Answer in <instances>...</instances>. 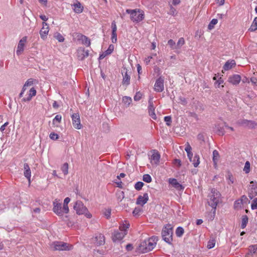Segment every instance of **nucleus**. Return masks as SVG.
<instances>
[{
    "label": "nucleus",
    "mask_w": 257,
    "mask_h": 257,
    "mask_svg": "<svg viewBox=\"0 0 257 257\" xmlns=\"http://www.w3.org/2000/svg\"><path fill=\"white\" fill-rule=\"evenodd\" d=\"M158 237L153 236L142 241L137 248L139 253H146L152 250L156 246Z\"/></svg>",
    "instance_id": "f257e3e1"
},
{
    "label": "nucleus",
    "mask_w": 257,
    "mask_h": 257,
    "mask_svg": "<svg viewBox=\"0 0 257 257\" xmlns=\"http://www.w3.org/2000/svg\"><path fill=\"white\" fill-rule=\"evenodd\" d=\"M211 194L209 195V199L207 203L208 205L212 208L213 210V215H215L216 206L219 202V199L221 197L220 193L215 188H212L211 190Z\"/></svg>",
    "instance_id": "f03ea898"
},
{
    "label": "nucleus",
    "mask_w": 257,
    "mask_h": 257,
    "mask_svg": "<svg viewBox=\"0 0 257 257\" xmlns=\"http://www.w3.org/2000/svg\"><path fill=\"white\" fill-rule=\"evenodd\" d=\"M173 227L170 224L165 225L162 230L163 239L169 244H172L173 241Z\"/></svg>",
    "instance_id": "7ed1b4c3"
},
{
    "label": "nucleus",
    "mask_w": 257,
    "mask_h": 257,
    "mask_svg": "<svg viewBox=\"0 0 257 257\" xmlns=\"http://www.w3.org/2000/svg\"><path fill=\"white\" fill-rule=\"evenodd\" d=\"M126 13L130 14L131 19L133 22H140L144 18V12L140 9H127L126 10Z\"/></svg>",
    "instance_id": "20e7f679"
},
{
    "label": "nucleus",
    "mask_w": 257,
    "mask_h": 257,
    "mask_svg": "<svg viewBox=\"0 0 257 257\" xmlns=\"http://www.w3.org/2000/svg\"><path fill=\"white\" fill-rule=\"evenodd\" d=\"M72 245L62 241L53 242L50 247L53 250H70L72 248Z\"/></svg>",
    "instance_id": "39448f33"
},
{
    "label": "nucleus",
    "mask_w": 257,
    "mask_h": 257,
    "mask_svg": "<svg viewBox=\"0 0 257 257\" xmlns=\"http://www.w3.org/2000/svg\"><path fill=\"white\" fill-rule=\"evenodd\" d=\"M73 208L78 215L84 214L88 211L87 208L84 206L82 202L80 200L76 201Z\"/></svg>",
    "instance_id": "423d86ee"
},
{
    "label": "nucleus",
    "mask_w": 257,
    "mask_h": 257,
    "mask_svg": "<svg viewBox=\"0 0 257 257\" xmlns=\"http://www.w3.org/2000/svg\"><path fill=\"white\" fill-rule=\"evenodd\" d=\"M54 207L53 208V210L57 215L60 216H62V219L65 220V218H67V216H63V209L62 208L61 203H58L56 200L53 202Z\"/></svg>",
    "instance_id": "0eeeda50"
},
{
    "label": "nucleus",
    "mask_w": 257,
    "mask_h": 257,
    "mask_svg": "<svg viewBox=\"0 0 257 257\" xmlns=\"http://www.w3.org/2000/svg\"><path fill=\"white\" fill-rule=\"evenodd\" d=\"M121 73L123 77L122 84L128 86L130 84L131 72H128V70L125 67H124L121 70Z\"/></svg>",
    "instance_id": "6e6552de"
},
{
    "label": "nucleus",
    "mask_w": 257,
    "mask_h": 257,
    "mask_svg": "<svg viewBox=\"0 0 257 257\" xmlns=\"http://www.w3.org/2000/svg\"><path fill=\"white\" fill-rule=\"evenodd\" d=\"M164 78L162 76L159 77L156 81L154 85V89L156 92H161L164 89Z\"/></svg>",
    "instance_id": "1a4fd4ad"
},
{
    "label": "nucleus",
    "mask_w": 257,
    "mask_h": 257,
    "mask_svg": "<svg viewBox=\"0 0 257 257\" xmlns=\"http://www.w3.org/2000/svg\"><path fill=\"white\" fill-rule=\"evenodd\" d=\"M238 124L249 128H253L257 125V123L254 121L247 119L239 120L238 121Z\"/></svg>",
    "instance_id": "9d476101"
},
{
    "label": "nucleus",
    "mask_w": 257,
    "mask_h": 257,
    "mask_svg": "<svg viewBox=\"0 0 257 257\" xmlns=\"http://www.w3.org/2000/svg\"><path fill=\"white\" fill-rule=\"evenodd\" d=\"M43 27L40 31V35L41 38L45 40L47 38V35L49 31V28L48 24L46 22H43L42 23Z\"/></svg>",
    "instance_id": "9b49d317"
},
{
    "label": "nucleus",
    "mask_w": 257,
    "mask_h": 257,
    "mask_svg": "<svg viewBox=\"0 0 257 257\" xmlns=\"http://www.w3.org/2000/svg\"><path fill=\"white\" fill-rule=\"evenodd\" d=\"M77 57L79 60L82 61L89 56V50L80 47L77 50Z\"/></svg>",
    "instance_id": "f8f14e48"
},
{
    "label": "nucleus",
    "mask_w": 257,
    "mask_h": 257,
    "mask_svg": "<svg viewBox=\"0 0 257 257\" xmlns=\"http://www.w3.org/2000/svg\"><path fill=\"white\" fill-rule=\"evenodd\" d=\"M160 157L161 156L159 152L155 150H154L153 154L150 158L151 163L152 164V165L158 166L159 164Z\"/></svg>",
    "instance_id": "ddd939ff"
},
{
    "label": "nucleus",
    "mask_w": 257,
    "mask_h": 257,
    "mask_svg": "<svg viewBox=\"0 0 257 257\" xmlns=\"http://www.w3.org/2000/svg\"><path fill=\"white\" fill-rule=\"evenodd\" d=\"M72 124L73 126L76 129H80L81 124L80 123V116L78 113H73L72 116Z\"/></svg>",
    "instance_id": "4468645a"
},
{
    "label": "nucleus",
    "mask_w": 257,
    "mask_h": 257,
    "mask_svg": "<svg viewBox=\"0 0 257 257\" xmlns=\"http://www.w3.org/2000/svg\"><path fill=\"white\" fill-rule=\"evenodd\" d=\"M27 37L25 36L21 39L18 45L16 53L18 55H21L24 50V46L27 42Z\"/></svg>",
    "instance_id": "2eb2a0df"
},
{
    "label": "nucleus",
    "mask_w": 257,
    "mask_h": 257,
    "mask_svg": "<svg viewBox=\"0 0 257 257\" xmlns=\"http://www.w3.org/2000/svg\"><path fill=\"white\" fill-rule=\"evenodd\" d=\"M126 234V232H119L118 230H115L112 234V239L113 242L120 241Z\"/></svg>",
    "instance_id": "dca6fc26"
},
{
    "label": "nucleus",
    "mask_w": 257,
    "mask_h": 257,
    "mask_svg": "<svg viewBox=\"0 0 257 257\" xmlns=\"http://www.w3.org/2000/svg\"><path fill=\"white\" fill-rule=\"evenodd\" d=\"M250 183L252 185L250 186V188L249 189L248 191V197L250 199H252L254 196H257V187L254 185L256 182L252 181Z\"/></svg>",
    "instance_id": "f3484780"
},
{
    "label": "nucleus",
    "mask_w": 257,
    "mask_h": 257,
    "mask_svg": "<svg viewBox=\"0 0 257 257\" xmlns=\"http://www.w3.org/2000/svg\"><path fill=\"white\" fill-rule=\"evenodd\" d=\"M168 182L170 184L177 190L181 191L183 190L184 189V187L180 184L175 178H169Z\"/></svg>",
    "instance_id": "a211bd4d"
},
{
    "label": "nucleus",
    "mask_w": 257,
    "mask_h": 257,
    "mask_svg": "<svg viewBox=\"0 0 257 257\" xmlns=\"http://www.w3.org/2000/svg\"><path fill=\"white\" fill-rule=\"evenodd\" d=\"M149 200V196L147 193L143 194V196L139 195L137 199L136 204L143 206Z\"/></svg>",
    "instance_id": "6ab92c4d"
},
{
    "label": "nucleus",
    "mask_w": 257,
    "mask_h": 257,
    "mask_svg": "<svg viewBox=\"0 0 257 257\" xmlns=\"http://www.w3.org/2000/svg\"><path fill=\"white\" fill-rule=\"evenodd\" d=\"M228 81L233 85H237L241 81V77L238 74H234L229 77Z\"/></svg>",
    "instance_id": "aec40b11"
},
{
    "label": "nucleus",
    "mask_w": 257,
    "mask_h": 257,
    "mask_svg": "<svg viewBox=\"0 0 257 257\" xmlns=\"http://www.w3.org/2000/svg\"><path fill=\"white\" fill-rule=\"evenodd\" d=\"M78 40H81L82 43L85 45L87 47H89L90 45V40L86 36L81 34L77 33Z\"/></svg>",
    "instance_id": "412c9836"
},
{
    "label": "nucleus",
    "mask_w": 257,
    "mask_h": 257,
    "mask_svg": "<svg viewBox=\"0 0 257 257\" xmlns=\"http://www.w3.org/2000/svg\"><path fill=\"white\" fill-rule=\"evenodd\" d=\"M24 175L25 177L28 179L29 183L31 182V171L30 170V168L27 163H25L24 165Z\"/></svg>",
    "instance_id": "4be33fe9"
},
{
    "label": "nucleus",
    "mask_w": 257,
    "mask_h": 257,
    "mask_svg": "<svg viewBox=\"0 0 257 257\" xmlns=\"http://www.w3.org/2000/svg\"><path fill=\"white\" fill-rule=\"evenodd\" d=\"M149 103L148 110L149 115L153 119L156 120L157 119V116L155 113V107L153 102L151 99L149 100Z\"/></svg>",
    "instance_id": "5701e85b"
},
{
    "label": "nucleus",
    "mask_w": 257,
    "mask_h": 257,
    "mask_svg": "<svg viewBox=\"0 0 257 257\" xmlns=\"http://www.w3.org/2000/svg\"><path fill=\"white\" fill-rule=\"evenodd\" d=\"M96 244L97 246L102 245L105 243V237L103 234L98 233L95 236Z\"/></svg>",
    "instance_id": "b1692460"
},
{
    "label": "nucleus",
    "mask_w": 257,
    "mask_h": 257,
    "mask_svg": "<svg viewBox=\"0 0 257 257\" xmlns=\"http://www.w3.org/2000/svg\"><path fill=\"white\" fill-rule=\"evenodd\" d=\"M236 65L234 60H229L227 61L224 65L223 68L225 71L228 70Z\"/></svg>",
    "instance_id": "393cba45"
},
{
    "label": "nucleus",
    "mask_w": 257,
    "mask_h": 257,
    "mask_svg": "<svg viewBox=\"0 0 257 257\" xmlns=\"http://www.w3.org/2000/svg\"><path fill=\"white\" fill-rule=\"evenodd\" d=\"M72 6L74 7V11L76 13L80 14L83 12V7L79 2L77 1L76 3L74 4Z\"/></svg>",
    "instance_id": "a878e982"
},
{
    "label": "nucleus",
    "mask_w": 257,
    "mask_h": 257,
    "mask_svg": "<svg viewBox=\"0 0 257 257\" xmlns=\"http://www.w3.org/2000/svg\"><path fill=\"white\" fill-rule=\"evenodd\" d=\"M219 154L218 152L216 150H214L213 152L212 160H213V164H214L215 168H216L217 166V162L219 160Z\"/></svg>",
    "instance_id": "bb28decb"
},
{
    "label": "nucleus",
    "mask_w": 257,
    "mask_h": 257,
    "mask_svg": "<svg viewBox=\"0 0 257 257\" xmlns=\"http://www.w3.org/2000/svg\"><path fill=\"white\" fill-rule=\"evenodd\" d=\"M216 133L219 136H223L225 134V131L222 126L220 124H217L215 125Z\"/></svg>",
    "instance_id": "cd10ccee"
},
{
    "label": "nucleus",
    "mask_w": 257,
    "mask_h": 257,
    "mask_svg": "<svg viewBox=\"0 0 257 257\" xmlns=\"http://www.w3.org/2000/svg\"><path fill=\"white\" fill-rule=\"evenodd\" d=\"M70 201V199L69 197H66L64 201L63 207L62 208L63 212L68 213L69 212V208L68 204Z\"/></svg>",
    "instance_id": "c85d7f7f"
},
{
    "label": "nucleus",
    "mask_w": 257,
    "mask_h": 257,
    "mask_svg": "<svg viewBox=\"0 0 257 257\" xmlns=\"http://www.w3.org/2000/svg\"><path fill=\"white\" fill-rule=\"evenodd\" d=\"M125 222V223H123L119 226V229L121 232L127 233V229L130 227V223L126 221Z\"/></svg>",
    "instance_id": "c756f323"
},
{
    "label": "nucleus",
    "mask_w": 257,
    "mask_h": 257,
    "mask_svg": "<svg viewBox=\"0 0 257 257\" xmlns=\"http://www.w3.org/2000/svg\"><path fill=\"white\" fill-rule=\"evenodd\" d=\"M226 178L228 180V184L229 185L234 183V178L232 173L229 171H228L227 172Z\"/></svg>",
    "instance_id": "7c9ffc66"
},
{
    "label": "nucleus",
    "mask_w": 257,
    "mask_h": 257,
    "mask_svg": "<svg viewBox=\"0 0 257 257\" xmlns=\"http://www.w3.org/2000/svg\"><path fill=\"white\" fill-rule=\"evenodd\" d=\"M132 101L131 97L128 96H124L122 98V102L126 107H128Z\"/></svg>",
    "instance_id": "2f4dec72"
},
{
    "label": "nucleus",
    "mask_w": 257,
    "mask_h": 257,
    "mask_svg": "<svg viewBox=\"0 0 257 257\" xmlns=\"http://www.w3.org/2000/svg\"><path fill=\"white\" fill-rule=\"evenodd\" d=\"M199 159V156L198 155H195L193 158V160L192 159L191 162L193 163L194 167H197L198 166L200 163Z\"/></svg>",
    "instance_id": "473e14b6"
},
{
    "label": "nucleus",
    "mask_w": 257,
    "mask_h": 257,
    "mask_svg": "<svg viewBox=\"0 0 257 257\" xmlns=\"http://www.w3.org/2000/svg\"><path fill=\"white\" fill-rule=\"evenodd\" d=\"M257 30V17L254 19L251 26L248 30L250 32H253Z\"/></svg>",
    "instance_id": "72a5a7b5"
},
{
    "label": "nucleus",
    "mask_w": 257,
    "mask_h": 257,
    "mask_svg": "<svg viewBox=\"0 0 257 257\" xmlns=\"http://www.w3.org/2000/svg\"><path fill=\"white\" fill-rule=\"evenodd\" d=\"M248 217L247 216V215H245L242 216V219H241V227L242 228H244L246 227V224L248 222Z\"/></svg>",
    "instance_id": "f704fd0d"
},
{
    "label": "nucleus",
    "mask_w": 257,
    "mask_h": 257,
    "mask_svg": "<svg viewBox=\"0 0 257 257\" xmlns=\"http://www.w3.org/2000/svg\"><path fill=\"white\" fill-rule=\"evenodd\" d=\"M184 232V230L182 227H178L176 230V235L177 237H181Z\"/></svg>",
    "instance_id": "c9c22d12"
},
{
    "label": "nucleus",
    "mask_w": 257,
    "mask_h": 257,
    "mask_svg": "<svg viewBox=\"0 0 257 257\" xmlns=\"http://www.w3.org/2000/svg\"><path fill=\"white\" fill-rule=\"evenodd\" d=\"M248 250L251 253H257V244L250 245L249 246Z\"/></svg>",
    "instance_id": "e433bc0d"
},
{
    "label": "nucleus",
    "mask_w": 257,
    "mask_h": 257,
    "mask_svg": "<svg viewBox=\"0 0 257 257\" xmlns=\"http://www.w3.org/2000/svg\"><path fill=\"white\" fill-rule=\"evenodd\" d=\"M54 37L60 42H63L65 40L63 36L60 33L58 32L54 34Z\"/></svg>",
    "instance_id": "4c0bfd02"
},
{
    "label": "nucleus",
    "mask_w": 257,
    "mask_h": 257,
    "mask_svg": "<svg viewBox=\"0 0 257 257\" xmlns=\"http://www.w3.org/2000/svg\"><path fill=\"white\" fill-rule=\"evenodd\" d=\"M184 39L183 38H180L176 44V49H180L181 47L184 44Z\"/></svg>",
    "instance_id": "58836bf2"
},
{
    "label": "nucleus",
    "mask_w": 257,
    "mask_h": 257,
    "mask_svg": "<svg viewBox=\"0 0 257 257\" xmlns=\"http://www.w3.org/2000/svg\"><path fill=\"white\" fill-rule=\"evenodd\" d=\"M143 180L146 183H150L152 182V177L149 174H145L143 176Z\"/></svg>",
    "instance_id": "ea45409f"
},
{
    "label": "nucleus",
    "mask_w": 257,
    "mask_h": 257,
    "mask_svg": "<svg viewBox=\"0 0 257 257\" xmlns=\"http://www.w3.org/2000/svg\"><path fill=\"white\" fill-rule=\"evenodd\" d=\"M61 170L64 175H67L68 173V164L65 163L61 167Z\"/></svg>",
    "instance_id": "a19ab883"
},
{
    "label": "nucleus",
    "mask_w": 257,
    "mask_h": 257,
    "mask_svg": "<svg viewBox=\"0 0 257 257\" xmlns=\"http://www.w3.org/2000/svg\"><path fill=\"white\" fill-rule=\"evenodd\" d=\"M218 20L216 19H212L208 26V28L211 30L214 28V26L217 23Z\"/></svg>",
    "instance_id": "79ce46f5"
},
{
    "label": "nucleus",
    "mask_w": 257,
    "mask_h": 257,
    "mask_svg": "<svg viewBox=\"0 0 257 257\" xmlns=\"http://www.w3.org/2000/svg\"><path fill=\"white\" fill-rule=\"evenodd\" d=\"M250 163L249 161H247L245 163L243 168V171L245 172L246 174H248L250 172Z\"/></svg>",
    "instance_id": "37998d69"
},
{
    "label": "nucleus",
    "mask_w": 257,
    "mask_h": 257,
    "mask_svg": "<svg viewBox=\"0 0 257 257\" xmlns=\"http://www.w3.org/2000/svg\"><path fill=\"white\" fill-rule=\"evenodd\" d=\"M144 185V183L142 182L139 181L137 182L135 185V188L139 191L142 189V187Z\"/></svg>",
    "instance_id": "c03bdc74"
},
{
    "label": "nucleus",
    "mask_w": 257,
    "mask_h": 257,
    "mask_svg": "<svg viewBox=\"0 0 257 257\" xmlns=\"http://www.w3.org/2000/svg\"><path fill=\"white\" fill-rule=\"evenodd\" d=\"M164 121L168 126H170L172 122V117L171 116H166L164 117Z\"/></svg>",
    "instance_id": "a18cd8bd"
},
{
    "label": "nucleus",
    "mask_w": 257,
    "mask_h": 257,
    "mask_svg": "<svg viewBox=\"0 0 257 257\" xmlns=\"http://www.w3.org/2000/svg\"><path fill=\"white\" fill-rule=\"evenodd\" d=\"M168 44L172 49H176V44L175 41H174L173 40H169L168 42Z\"/></svg>",
    "instance_id": "49530a36"
},
{
    "label": "nucleus",
    "mask_w": 257,
    "mask_h": 257,
    "mask_svg": "<svg viewBox=\"0 0 257 257\" xmlns=\"http://www.w3.org/2000/svg\"><path fill=\"white\" fill-rule=\"evenodd\" d=\"M251 208L252 210L257 209V198H255L252 201Z\"/></svg>",
    "instance_id": "de8ad7c7"
},
{
    "label": "nucleus",
    "mask_w": 257,
    "mask_h": 257,
    "mask_svg": "<svg viewBox=\"0 0 257 257\" xmlns=\"http://www.w3.org/2000/svg\"><path fill=\"white\" fill-rule=\"evenodd\" d=\"M142 97V93L140 92V91H139L136 93L135 95L134 96V98L135 101H139L141 99Z\"/></svg>",
    "instance_id": "09e8293b"
},
{
    "label": "nucleus",
    "mask_w": 257,
    "mask_h": 257,
    "mask_svg": "<svg viewBox=\"0 0 257 257\" xmlns=\"http://www.w3.org/2000/svg\"><path fill=\"white\" fill-rule=\"evenodd\" d=\"M111 41L113 43H115L117 41V34L116 32H112L111 34Z\"/></svg>",
    "instance_id": "8fccbe9b"
},
{
    "label": "nucleus",
    "mask_w": 257,
    "mask_h": 257,
    "mask_svg": "<svg viewBox=\"0 0 257 257\" xmlns=\"http://www.w3.org/2000/svg\"><path fill=\"white\" fill-rule=\"evenodd\" d=\"M49 137L51 139L53 140H57L59 139V136L58 134L55 133H51Z\"/></svg>",
    "instance_id": "3c124183"
},
{
    "label": "nucleus",
    "mask_w": 257,
    "mask_h": 257,
    "mask_svg": "<svg viewBox=\"0 0 257 257\" xmlns=\"http://www.w3.org/2000/svg\"><path fill=\"white\" fill-rule=\"evenodd\" d=\"M243 203L242 202V200H240L239 199V200H238L234 202V208L241 207V205H243Z\"/></svg>",
    "instance_id": "603ef678"
},
{
    "label": "nucleus",
    "mask_w": 257,
    "mask_h": 257,
    "mask_svg": "<svg viewBox=\"0 0 257 257\" xmlns=\"http://www.w3.org/2000/svg\"><path fill=\"white\" fill-rule=\"evenodd\" d=\"M104 214L107 218H109L111 215V209H105Z\"/></svg>",
    "instance_id": "864d4df0"
},
{
    "label": "nucleus",
    "mask_w": 257,
    "mask_h": 257,
    "mask_svg": "<svg viewBox=\"0 0 257 257\" xmlns=\"http://www.w3.org/2000/svg\"><path fill=\"white\" fill-rule=\"evenodd\" d=\"M179 100H180V102L183 105H186L187 104V101L186 99L182 96H180L179 97Z\"/></svg>",
    "instance_id": "5fc2aeb1"
},
{
    "label": "nucleus",
    "mask_w": 257,
    "mask_h": 257,
    "mask_svg": "<svg viewBox=\"0 0 257 257\" xmlns=\"http://www.w3.org/2000/svg\"><path fill=\"white\" fill-rule=\"evenodd\" d=\"M169 14L172 16H175L177 14V11L176 9L172 6H171Z\"/></svg>",
    "instance_id": "6e6d98bb"
},
{
    "label": "nucleus",
    "mask_w": 257,
    "mask_h": 257,
    "mask_svg": "<svg viewBox=\"0 0 257 257\" xmlns=\"http://www.w3.org/2000/svg\"><path fill=\"white\" fill-rule=\"evenodd\" d=\"M62 119V116L61 115H56L54 118L53 120V123L54 124L55 121H58V122H60Z\"/></svg>",
    "instance_id": "4d7b16f0"
},
{
    "label": "nucleus",
    "mask_w": 257,
    "mask_h": 257,
    "mask_svg": "<svg viewBox=\"0 0 257 257\" xmlns=\"http://www.w3.org/2000/svg\"><path fill=\"white\" fill-rule=\"evenodd\" d=\"M141 209L140 208L136 207L133 212L134 216L139 215L140 212L141 211Z\"/></svg>",
    "instance_id": "13d9d810"
},
{
    "label": "nucleus",
    "mask_w": 257,
    "mask_h": 257,
    "mask_svg": "<svg viewBox=\"0 0 257 257\" xmlns=\"http://www.w3.org/2000/svg\"><path fill=\"white\" fill-rule=\"evenodd\" d=\"M113 50H114V46L112 44H110L108 46V49L106 50V53L110 54L113 52Z\"/></svg>",
    "instance_id": "bf43d9fd"
},
{
    "label": "nucleus",
    "mask_w": 257,
    "mask_h": 257,
    "mask_svg": "<svg viewBox=\"0 0 257 257\" xmlns=\"http://www.w3.org/2000/svg\"><path fill=\"white\" fill-rule=\"evenodd\" d=\"M197 139L202 142H205V138L203 134L200 133L197 136Z\"/></svg>",
    "instance_id": "052dcab7"
},
{
    "label": "nucleus",
    "mask_w": 257,
    "mask_h": 257,
    "mask_svg": "<svg viewBox=\"0 0 257 257\" xmlns=\"http://www.w3.org/2000/svg\"><path fill=\"white\" fill-rule=\"evenodd\" d=\"M214 246H215L214 240L209 241L208 244H207L208 248H209V249L212 248Z\"/></svg>",
    "instance_id": "680f3d73"
},
{
    "label": "nucleus",
    "mask_w": 257,
    "mask_h": 257,
    "mask_svg": "<svg viewBox=\"0 0 257 257\" xmlns=\"http://www.w3.org/2000/svg\"><path fill=\"white\" fill-rule=\"evenodd\" d=\"M33 84V79H29L25 83V86H31Z\"/></svg>",
    "instance_id": "e2e57ef3"
},
{
    "label": "nucleus",
    "mask_w": 257,
    "mask_h": 257,
    "mask_svg": "<svg viewBox=\"0 0 257 257\" xmlns=\"http://www.w3.org/2000/svg\"><path fill=\"white\" fill-rule=\"evenodd\" d=\"M112 32H116L117 27L115 21H113L111 23Z\"/></svg>",
    "instance_id": "0e129e2a"
},
{
    "label": "nucleus",
    "mask_w": 257,
    "mask_h": 257,
    "mask_svg": "<svg viewBox=\"0 0 257 257\" xmlns=\"http://www.w3.org/2000/svg\"><path fill=\"white\" fill-rule=\"evenodd\" d=\"M31 95H32V96H34L36 95V89L33 87L32 88H31V89L30 90V93H29Z\"/></svg>",
    "instance_id": "69168bd1"
},
{
    "label": "nucleus",
    "mask_w": 257,
    "mask_h": 257,
    "mask_svg": "<svg viewBox=\"0 0 257 257\" xmlns=\"http://www.w3.org/2000/svg\"><path fill=\"white\" fill-rule=\"evenodd\" d=\"M192 148L190 146V145L188 143L187 146L186 147L185 150L187 152V154H190V153L191 152Z\"/></svg>",
    "instance_id": "338daca9"
},
{
    "label": "nucleus",
    "mask_w": 257,
    "mask_h": 257,
    "mask_svg": "<svg viewBox=\"0 0 257 257\" xmlns=\"http://www.w3.org/2000/svg\"><path fill=\"white\" fill-rule=\"evenodd\" d=\"M250 81L253 85L257 86V78H256L251 77L250 78Z\"/></svg>",
    "instance_id": "774afa93"
}]
</instances>
